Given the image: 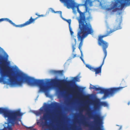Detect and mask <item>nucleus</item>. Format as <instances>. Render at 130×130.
Segmentation results:
<instances>
[{
  "mask_svg": "<svg viewBox=\"0 0 130 130\" xmlns=\"http://www.w3.org/2000/svg\"><path fill=\"white\" fill-rule=\"evenodd\" d=\"M28 128L30 129L31 130L33 128V127H28Z\"/></svg>",
  "mask_w": 130,
  "mask_h": 130,
  "instance_id": "obj_28",
  "label": "nucleus"
},
{
  "mask_svg": "<svg viewBox=\"0 0 130 130\" xmlns=\"http://www.w3.org/2000/svg\"><path fill=\"white\" fill-rule=\"evenodd\" d=\"M40 110L41 111V112H42L43 111V110L42 108H41L40 109Z\"/></svg>",
  "mask_w": 130,
  "mask_h": 130,
  "instance_id": "obj_27",
  "label": "nucleus"
},
{
  "mask_svg": "<svg viewBox=\"0 0 130 130\" xmlns=\"http://www.w3.org/2000/svg\"><path fill=\"white\" fill-rule=\"evenodd\" d=\"M76 54H73L72 56V58H73L76 56Z\"/></svg>",
  "mask_w": 130,
  "mask_h": 130,
  "instance_id": "obj_26",
  "label": "nucleus"
},
{
  "mask_svg": "<svg viewBox=\"0 0 130 130\" xmlns=\"http://www.w3.org/2000/svg\"><path fill=\"white\" fill-rule=\"evenodd\" d=\"M80 130H82L81 128H80Z\"/></svg>",
  "mask_w": 130,
  "mask_h": 130,
  "instance_id": "obj_34",
  "label": "nucleus"
},
{
  "mask_svg": "<svg viewBox=\"0 0 130 130\" xmlns=\"http://www.w3.org/2000/svg\"><path fill=\"white\" fill-rule=\"evenodd\" d=\"M93 105L94 108L95 109H97L99 106H103L104 107L108 106V104L106 102H101L99 104L98 102L97 101H94L93 102Z\"/></svg>",
  "mask_w": 130,
  "mask_h": 130,
  "instance_id": "obj_11",
  "label": "nucleus"
},
{
  "mask_svg": "<svg viewBox=\"0 0 130 130\" xmlns=\"http://www.w3.org/2000/svg\"><path fill=\"white\" fill-rule=\"evenodd\" d=\"M69 28L70 31V32L71 34V35H72L73 33L74 32L72 31V29L71 28V27H69Z\"/></svg>",
  "mask_w": 130,
  "mask_h": 130,
  "instance_id": "obj_19",
  "label": "nucleus"
},
{
  "mask_svg": "<svg viewBox=\"0 0 130 130\" xmlns=\"http://www.w3.org/2000/svg\"><path fill=\"white\" fill-rule=\"evenodd\" d=\"M91 2H90V0H86L85 4L87 5L89 3H92Z\"/></svg>",
  "mask_w": 130,
  "mask_h": 130,
  "instance_id": "obj_20",
  "label": "nucleus"
},
{
  "mask_svg": "<svg viewBox=\"0 0 130 130\" xmlns=\"http://www.w3.org/2000/svg\"><path fill=\"white\" fill-rule=\"evenodd\" d=\"M88 115H89V117H91V115L89 113H88Z\"/></svg>",
  "mask_w": 130,
  "mask_h": 130,
  "instance_id": "obj_29",
  "label": "nucleus"
},
{
  "mask_svg": "<svg viewBox=\"0 0 130 130\" xmlns=\"http://www.w3.org/2000/svg\"><path fill=\"white\" fill-rule=\"evenodd\" d=\"M79 115L80 116H82L83 118H84L85 117V116L83 115L82 113H79Z\"/></svg>",
  "mask_w": 130,
  "mask_h": 130,
  "instance_id": "obj_24",
  "label": "nucleus"
},
{
  "mask_svg": "<svg viewBox=\"0 0 130 130\" xmlns=\"http://www.w3.org/2000/svg\"><path fill=\"white\" fill-rule=\"evenodd\" d=\"M60 1L64 3L66 6L67 8L69 9L70 8H73L77 7L78 12L80 14L79 19V28L80 31L77 33V37L78 41H80L78 48L81 53L82 55L81 47L83 44V41L84 39L89 34H92L93 31L90 22V20L92 19V17L90 13L89 17L86 18L85 14L81 12L79 10L78 7H77L76 4L73 0H60Z\"/></svg>",
  "mask_w": 130,
  "mask_h": 130,
  "instance_id": "obj_2",
  "label": "nucleus"
},
{
  "mask_svg": "<svg viewBox=\"0 0 130 130\" xmlns=\"http://www.w3.org/2000/svg\"><path fill=\"white\" fill-rule=\"evenodd\" d=\"M33 112L37 116H39L41 114V112L39 111H34Z\"/></svg>",
  "mask_w": 130,
  "mask_h": 130,
  "instance_id": "obj_15",
  "label": "nucleus"
},
{
  "mask_svg": "<svg viewBox=\"0 0 130 130\" xmlns=\"http://www.w3.org/2000/svg\"><path fill=\"white\" fill-rule=\"evenodd\" d=\"M130 102H129L128 103V105H129L130 104Z\"/></svg>",
  "mask_w": 130,
  "mask_h": 130,
  "instance_id": "obj_30",
  "label": "nucleus"
},
{
  "mask_svg": "<svg viewBox=\"0 0 130 130\" xmlns=\"http://www.w3.org/2000/svg\"><path fill=\"white\" fill-rule=\"evenodd\" d=\"M110 10L113 12L122 10L124 7L130 5V0H113L111 2Z\"/></svg>",
  "mask_w": 130,
  "mask_h": 130,
  "instance_id": "obj_5",
  "label": "nucleus"
},
{
  "mask_svg": "<svg viewBox=\"0 0 130 130\" xmlns=\"http://www.w3.org/2000/svg\"><path fill=\"white\" fill-rule=\"evenodd\" d=\"M0 55V83L2 82L4 84L9 85L11 86H22L24 83H27L29 85L37 86L40 88L39 91L46 93L48 90L49 86L51 84L58 83L61 84L71 85V80L65 79H54L51 81L48 80L37 79L28 76L23 72H18L13 79L11 73H13V69L9 67L7 64L8 57Z\"/></svg>",
  "mask_w": 130,
  "mask_h": 130,
  "instance_id": "obj_1",
  "label": "nucleus"
},
{
  "mask_svg": "<svg viewBox=\"0 0 130 130\" xmlns=\"http://www.w3.org/2000/svg\"><path fill=\"white\" fill-rule=\"evenodd\" d=\"M124 87H113L108 89H105L100 87H96L95 86L90 85V89H95L96 91H100V92L104 93L103 98H105L109 96H112L117 92L122 89Z\"/></svg>",
  "mask_w": 130,
  "mask_h": 130,
  "instance_id": "obj_4",
  "label": "nucleus"
},
{
  "mask_svg": "<svg viewBox=\"0 0 130 130\" xmlns=\"http://www.w3.org/2000/svg\"><path fill=\"white\" fill-rule=\"evenodd\" d=\"M87 106H85V108H87Z\"/></svg>",
  "mask_w": 130,
  "mask_h": 130,
  "instance_id": "obj_32",
  "label": "nucleus"
},
{
  "mask_svg": "<svg viewBox=\"0 0 130 130\" xmlns=\"http://www.w3.org/2000/svg\"><path fill=\"white\" fill-rule=\"evenodd\" d=\"M78 78L77 77H75L74 78V80L76 81H78Z\"/></svg>",
  "mask_w": 130,
  "mask_h": 130,
  "instance_id": "obj_22",
  "label": "nucleus"
},
{
  "mask_svg": "<svg viewBox=\"0 0 130 130\" xmlns=\"http://www.w3.org/2000/svg\"><path fill=\"white\" fill-rule=\"evenodd\" d=\"M74 92L77 94L80 95L81 93V88L78 86H76L74 88Z\"/></svg>",
  "mask_w": 130,
  "mask_h": 130,
  "instance_id": "obj_13",
  "label": "nucleus"
},
{
  "mask_svg": "<svg viewBox=\"0 0 130 130\" xmlns=\"http://www.w3.org/2000/svg\"><path fill=\"white\" fill-rule=\"evenodd\" d=\"M83 124L84 125L86 126H87L88 125L87 122H84L83 123Z\"/></svg>",
  "mask_w": 130,
  "mask_h": 130,
  "instance_id": "obj_23",
  "label": "nucleus"
},
{
  "mask_svg": "<svg viewBox=\"0 0 130 130\" xmlns=\"http://www.w3.org/2000/svg\"><path fill=\"white\" fill-rule=\"evenodd\" d=\"M58 106V104L57 103H53L52 104V106L53 107L56 108Z\"/></svg>",
  "mask_w": 130,
  "mask_h": 130,
  "instance_id": "obj_17",
  "label": "nucleus"
},
{
  "mask_svg": "<svg viewBox=\"0 0 130 130\" xmlns=\"http://www.w3.org/2000/svg\"><path fill=\"white\" fill-rule=\"evenodd\" d=\"M92 118L95 120V123L98 126L96 130H102L100 126L103 124V117L100 115L98 114L94 116Z\"/></svg>",
  "mask_w": 130,
  "mask_h": 130,
  "instance_id": "obj_10",
  "label": "nucleus"
},
{
  "mask_svg": "<svg viewBox=\"0 0 130 130\" xmlns=\"http://www.w3.org/2000/svg\"><path fill=\"white\" fill-rule=\"evenodd\" d=\"M46 112L44 113L42 117H40V121L37 122V124L39 125L40 127H42V130H58L57 129H55L53 127L52 128H49L48 129L44 128V126H48L47 124L48 122L47 121L51 119L52 117V113H50L45 109Z\"/></svg>",
  "mask_w": 130,
  "mask_h": 130,
  "instance_id": "obj_6",
  "label": "nucleus"
},
{
  "mask_svg": "<svg viewBox=\"0 0 130 130\" xmlns=\"http://www.w3.org/2000/svg\"><path fill=\"white\" fill-rule=\"evenodd\" d=\"M87 10H88L87 8H86V11H87Z\"/></svg>",
  "mask_w": 130,
  "mask_h": 130,
  "instance_id": "obj_31",
  "label": "nucleus"
},
{
  "mask_svg": "<svg viewBox=\"0 0 130 130\" xmlns=\"http://www.w3.org/2000/svg\"><path fill=\"white\" fill-rule=\"evenodd\" d=\"M64 20L67 22L69 24V27H70V24L71 23V19L67 20L65 19Z\"/></svg>",
  "mask_w": 130,
  "mask_h": 130,
  "instance_id": "obj_18",
  "label": "nucleus"
},
{
  "mask_svg": "<svg viewBox=\"0 0 130 130\" xmlns=\"http://www.w3.org/2000/svg\"><path fill=\"white\" fill-rule=\"evenodd\" d=\"M7 109L8 110L10 111L14 112H15V113H16V114H15V116L16 118V120L14 122V124H12L11 123H9L8 121V117H5L4 113H3V114L5 118H8V125L7 127H4L5 129H0V130H12V126H14L15 124H18V122L21 121V119L19 117L22 116L23 115V114L21 112L20 110H17L14 111H11Z\"/></svg>",
  "mask_w": 130,
  "mask_h": 130,
  "instance_id": "obj_8",
  "label": "nucleus"
},
{
  "mask_svg": "<svg viewBox=\"0 0 130 130\" xmlns=\"http://www.w3.org/2000/svg\"><path fill=\"white\" fill-rule=\"evenodd\" d=\"M35 15L38 16V17L35 18L33 19L32 17H31L30 19L25 23L20 25H17L13 23L12 21L7 18H2L0 19V22L4 21H6L9 22L11 24L16 27H22L26 26L30 24L33 23H34L35 21L37 19L40 17H43L45 16V15L43 14L39 15L38 13H36Z\"/></svg>",
  "mask_w": 130,
  "mask_h": 130,
  "instance_id": "obj_7",
  "label": "nucleus"
},
{
  "mask_svg": "<svg viewBox=\"0 0 130 130\" xmlns=\"http://www.w3.org/2000/svg\"><path fill=\"white\" fill-rule=\"evenodd\" d=\"M122 20H116V22L119 24L118 26H115L113 29L111 30L110 31L107 30L106 34L103 35H100L98 39V43L100 46H102L103 51L104 54V56L102 63L99 67L93 68L92 71L95 72L96 74H99L101 73L102 67L104 63L105 60L107 55V52L106 49L108 47V44L106 41H104L103 38L110 35V34L112 32L116 30L121 29L120 24L122 22Z\"/></svg>",
  "mask_w": 130,
  "mask_h": 130,
  "instance_id": "obj_3",
  "label": "nucleus"
},
{
  "mask_svg": "<svg viewBox=\"0 0 130 130\" xmlns=\"http://www.w3.org/2000/svg\"><path fill=\"white\" fill-rule=\"evenodd\" d=\"M63 71H56L54 70H51L50 71V73L52 74H54L56 75H63Z\"/></svg>",
  "mask_w": 130,
  "mask_h": 130,
  "instance_id": "obj_12",
  "label": "nucleus"
},
{
  "mask_svg": "<svg viewBox=\"0 0 130 130\" xmlns=\"http://www.w3.org/2000/svg\"><path fill=\"white\" fill-rule=\"evenodd\" d=\"M3 113L5 117L8 118L9 123L14 124L16 120L15 115L16 113L13 111L8 110L7 109L3 108H0V113Z\"/></svg>",
  "mask_w": 130,
  "mask_h": 130,
  "instance_id": "obj_9",
  "label": "nucleus"
},
{
  "mask_svg": "<svg viewBox=\"0 0 130 130\" xmlns=\"http://www.w3.org/2000/svg\"><path fill=\"white\" fill-rule=\"evenodd\" d=\"M86 67L88 69H89L90 70L92 71L93 68L94 67H92L90 65L88 64H86Z\"/></svg>",
  "mask_w": 130,
  "mask_h": 130,
  "instance_id": "obj_16",
  "label": "nucleus"
},
{
  "mask_svg": "<svg viewBox=\"0 0 130 130\" xmlns=\"http://www.w3.org/2000/svg\"><path fill=\"white\" fill-rule=\"evenodd\" d=\"M73 40L75 42L74 43V44L72 43V51L73 52H74V51L75 50V46L76 43V39L75 38L76 37V36H73Z\"/></svg>",
  "mask_w": 130,
  "mask_h": 130,
  "instance_id": "obj_14",
  "label": "nucleus"
},
{
  "mask_svg": "<svg viewBox=\"0 0 130 130\" xmlns=\"http://www.w3.org/2000/svg\"><path fill=\"white\" fill-rule=\"evenodd\" d=\"M83 53L82 52V54L81 53V56L80 57V58L81 59L82 61L83 62H84V59H83Z\"/></svg>",
  "mask_w": 130,
  "mask_h": 130,
  "instance_id": "obj_21",
  "label": "nucleus"
},
{
  "mask_svg": "<svg viewBox=\"0 0 130 130\" xmlns=\"http://www.w3.org/2000/svg\"><path fill=\"white\" fill-rule=\"evenodd\" d=\"M33 130H36L35 129H34Z\"/></svg>",
  "mask_w": 130,
  "mask_h": 130,
  "instance_id": "obj_33",
  "label": "nucleus"
},
{
  "mask_svg": "<svg viewBox=\"0 0 130 130\" xmlns=\"http://www.w3.org/2000/svg\"><path fill=\"white\" fill-rule=\"evenodd\" d=\"M56 12H59L61 16L62 15V12L61 11H57V12H54L55 13H56Z\"/></svg>",
  "mask_w": 130,
  "mask_h": 130,
  "instance_id": "obj_25",
  "label": "nucleus"
}]
</instances>
